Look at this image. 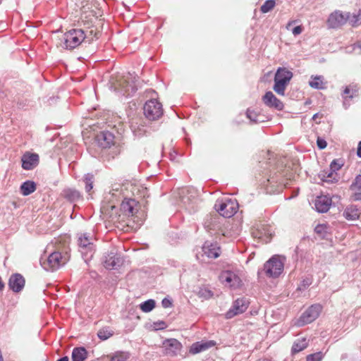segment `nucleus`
I'll list each match as a JSON object with an SVG mask.
<instances>
[{
  "label": "nucleus",
  "mask_w": 361,
  "mask_h": 361,
  "mask_svg": "<svg viewBox=\"0 0 361 361\" xmlns=\"http://www.w3.org/2000/svg\"><path fill=\"white\" fill-rule=\"evenodd\" d=\"M94 0H79L78 6H80L81 18L85 23H91L93 25L88 27L86 34L88 37L86 41L90 43L94 39H97L102 35V20L98 19L97 7L94 6Z\"/></svg>",
  "instance_id": "f257e3e1"
},
{
  "label": "nucleus",
  "mask_w": 361,
  "mask_h": 361,
  "mask_svg": "<svg viewBox=\"0 0 361 361\" xmlns=\"http://www.w3.org/2000/svg\"><path fill=\"white\" fill-rule=\"evenodd\" d=\"M69 251L68 243L66 240H59L56 243L55 250L42 262V267L47 270L59 269L69 260Z\"/></svg>",
  "instance_id": "f03ea898"
},
{
  "label": "nucleus",
  "mask_w": 361,
  "mask_h": 361,
  "mask_svg": "<svg viewBox=\"0 0 361 361\" xmlns=\"http://www.w3.org/2000/svg\"><path fill=\"white\" fill-rule=\"evenodd\" d=\"M123 197V200L120 206V214L118 215L110 214V218L114 224L126 222L128 218L135 216L140 209V204L135 198L127 196Z\"/></svg>",
  "instance_id": "7ed1b4c3"
},
{
  "label": "nucleus",
  "mask_w": 361,
  "mask_h": 361,
  "mask_svg": "<svg viewBox=\"0 0 361 361\" xmlns=\"http://www.w3.org/2000/svg\"><path fill=\"white\" fill-rule=\"evenodd\" d=\"M118 194L123 196L134 197L133 198L145 197L147 195V189L139 183L126 180L122 185H114L112 189V195L117 196Z\"/></svg>",
  "instance_id": "20e7f679"
},
{
  "label": "nucleus",
  "mask_w": 361,
  "mask_h": 361,
  "mask_svg": "<svg viewBox=\"0 0 361 361\" xmlns=\"http://www.w3.org/2000/svg\"><path fill=\"white\" fill-rule=\"evenodd\" d=\"M293 77V73L285 68H279L274 77V90L279 95L283 96L286 88Z\"/></svg>",
  "instance_id": "39448f33"
},
{
  "label": "nucleus",
  "mask_w": 361,
  "mask_h": 361,
  "mask_svg": "<svg viewBox=\"0 0 361 361\" xmlns=\"http://www.w3.org/2000/svg\"><path fill=\"white\" fill-rule=\"evenodd\" d=\"M88 37L82 29H72L66 32L63 35L64 46L66 49H74L82 42H87Z\"/></svg>",
  "instance_id": "423d86ee"
},
{
  "label": "nucleus",
  "mask_w": 361,
  "mask_h": 361,
  "mask_svg": "<svg viewBox=\"0 0 361 361\" xmlns=\"http://www.w3.org/2000/svg\"><path fill=\"white\" fill-rule=\"evenodd\" d=\"M143 110L146 118L152 121L159 119L164 114L161 103L156 99L147 101L144 105Z\"/></svg>",
  "instance_id": "0eeeda50"
},
{
  "label": "nucleus",
  "mask_w": 361,
  "mask_h": 361,
  "mask_svg": "<svg viewBox=\"0 0 361 361\" xmlns=\"http://www.w3.org/2000/svg\"><path fill=\"white\" fill-rule=\"evenodd\" d=\"M135 78L132 79L130 73L121 78L114 85L115 90L121 92L123 95L130 96L137 90Z\"/></svg>",
  "instance_id": "6e6552de"
},
{
  "label": "nucleus",
  "mask_w": 361,
  "mask_h": 361,
  "mask_svg": "<svg viewBox=\"0 0 361 361\" xmlns=\"http://www.w3.org/2000/svg\"><path fill=\"white\" fill-rule=\"evenodd\" d=\"M349 19L350 13L335 10L329 14L326 25L329 28L337 29L345 25Z\"/></svg>",
  "instance_id": "1a4fd4ad"
},
{
  "label": "nucleus",
  "mask_w": 361,
  "mask_h": 361,
  "mask_svg": "<svg viewBox=\"0 0 361 361\" xmlns=\"http://www.w3.org/2000/svg\"><path fill=\"white\" fill-rule=\"evenodd\" d=\"M216 210L220 215L230 218L233 216L238 209V204L235 200L226 199L223 201L218 202L215 204Z\"/></svg>",
  "instance_id": "9d476101"
},
{
  "label": "nucleus",
  "mask_w": 361,
  "mask_h": 361,
  "mask_svg": "<svg viewBox=\"0 0 361 361\" xmlns=\"http://www.w3.org/2000/svg\"><path fill=\"white\" fill-rule=\"evenodd\" d=\"M283 262L279 256H274L264 265L266 274L270 277L279 276L283 270Z\"/></svg>",
  "instance_id": "9b49d317"
},
{
  "label": "nucleus",
  "mask_w": 361,
  "mask_h": 361,
  "mask_svg": "<svg viewBox=\"0 0 361 361\" xmlns=\"http://www.w3.org/2000/svg\"><path fill=\"white\" fill-rule=\"evenodd\" d=\"M221 283L226 287L235 289L242 286L240 278L235 273L231 271H225L221 272L220 275Z\"/></svg>",
  "instance_id": "f8f14e48"
},
{
  "label": "nucleus",
  "mask_w": 361,
  "mask_h": 361,
  "mask_svg": "<svg viewBox=\"0 0 361 361\" xmlns=\"http://www.w3.org/2000/svg\"><path fill=\"white\" fill-rule=\"evenodd\" d=\"M95 143L102 149L110 148L115 144V137L109 131H102L96 135Z\"/></svg>",
  "instance_id": "ddd939ff"
},
{
  "label": "nucleus",
  "mask_w": 361,
  "mask_h": 361,
  "mask_svg": "<svg viewBox=\"0 0 361 361\" xmlns=\"http://www.w3.org/2000/svg\"><path fill=\"white\" fill-rule=\"evenodd\" d=\"M322 310V306L315 304L310 306L301 316L300 322L302 325L309 324L314 321Z\"/></svg>",
  "instance_id": "4468645a"
},
{
  "label": "nucleus",
  "mask_w": 361,
  "mask_h": 361,
  "mask_svg": "<svg viewBox=\"0 0 361 361\" xmlns=\"http://www.w3.org/2000/svg\"><path fill=\"white\" fill-rule=\"evenodd\" d=\"M248 301L245 298L237 299L231 309H230L226 314L227 319H231L235 315L242 314L246 311L248 307Z\"/></svg>",
  "instance_id": "2eb2a0df"
},
{
  "label": "nucleus",
  "mask_w": 361,
  "mask_h": 361,
  "mask_svg": "<svg viewBox=\"0 0 361 361\" xmlns=\"http://www.w3.org/2000/svg\"><path fill=\"white\" fill-rule=\"evenodd\" d=\"M22 167L25 170H32L35 168L39 161L37 154L26 152L21 157Z\"/></svg>",
  "instance_id": "dca6fc26"
},
{
  "label": "nucleus",
  "mask_w": 361,
  "mask_h": 361,
  "mask_svg": "<svg viewBox=\"0 0 361 361\" xmlns=\"http://www.w3.org/2000/svg\"><path fill=\"white\" fill-rule=\"evenodd\" d=\"M262 101L266 106L270 108L276 109L277 110H282L284 106L283 102L276 98V97L271 91L267 92L265 93V94L262 97Z\"/></svg>",
  "instance_id": "f3484780"
},
{
  "label": "nucleus",
  "mask_w": 361,
  "mask_h": 361,
  "mask_svg": "<svg viewBox=\"0 0 361 361\" xmlns=\"http://www.w3.org/2000/svg\"><path fill=\"white\" fill-rule=\"evenodd\" d=\"M163 348L167 355H175L180 351L182 345L176 338H169L163 342Z\"/></svg>",
  "instance_id": "a211bd4d"
},
{
  "label": "nucleus",
  "mask_w": 361,
  "mask_h": 361,
  "mask_svg": "<svg viewBox=\"0 0 361 361\" xmlns=\"http://www.w3.org/2000/svg\"><path fill=\"white\" fill-rule=\"evenodd\" d=\"M202 250L204 254L209 258H217L221 253V248L217 243L206 242Z\"/></svg>",
  "instance_id": "6ab92c4d"
},
{
  "label": "nucleus",
  "mask_w": 361,
  "mask_h": 361,
  "mask_svg": "<svg viewBox=\"0 0 361 361\" xmlns=\"http://www.w3.org/2000/svg\"><path fill=\"white\" fill-rule=\"evenodd\" d=\"M8 286L14 292L20 291L25 286V279L19 274H13L9 279Z\"/></svg>",
  "instance_id": "aec40b11"
},
{
  "label": "nucleus",
  "mask_w": 361,
  "mask_h": 361,
  "mask_svg": "<svg viewBox=\"0 0 361 361\" xmlns=\"http://www.w3.org/2000/svg\"><path fill=\"white\" fill-rule=\"evenodd\" d=\"M331 205V199L326 195L318 197L314 203L316 209L319 212H326Z\"/></svg>",
  "instance_id": "412c9836"
},
{
  "label": "nucleus",
  "mask_w": 361,
  "mask_h": 361,
  "mask_svg": "<svg viewBox=\"0 0 361 361\" xmlns=\"http://www.w3.org/2000/svg\"><path fill=\"white\" fill-rule=\"evenodd\" d=\"M350 189L352 192L351 197L353 200H361V175H358L355 177Z\"/></svg>",
  "instance_id": "4be33fe9"
},
{
  "label": "nucleus",
  "mask_w": 361,
  "mask_h": 361,
  "mask_svg": "<svg viewBox=\"0 0 361 361\" xmlns=\"http://www.w3.org/2000/svg\"><path fill=\"white\" fill-rule=\"evenodd\" d=\"M121 262V259L118 255L110 253L106 257V259L104 262V266L106 269H112L116 266H119Z\"/></svg>",
  "instance_id": "5701e85b"
},
{
  "label": "nucleus",
  "mask_w": 361,
  "mask_h": 361,
  "mask_svg": "<svg viewBox=\"0 0 361 361\" xmlns=\"http://www.w3.org/2000/svg\"><path fill=\"white\" fill-rule=\"evenodd\" d=\"M327 82L322 75H312L309 85L312 88L317 90H324L326 88Z\"/></svg>",
  "instance_id": "b1692460"
},
{
  "label": "nucleus",
  "mask_w": 361,
  "mask_h": 361,
  "mask_svg": "<svg viewBox=\"0 0 361 361\" xmlns=\"http://www.w3.org/2000/svg\"><path fill=\"white\" fill-rule=\"evenodd\" d=\"M78 245L82 249L92 251L93 250L92 238L87 233L81 234L78 238Z\"/></svg>",
  "instance_id": "393cba45"
},
{
  "label": "nucleus",
  "mask_w": 361,
  "mask_h": 361,
  "mask_svg": "<svg viewBox=\"0 0 361 361\" xmlns=\"http://www.w3.org/2000/svg\"><path fill=\"white\" fill-rule=\"evenodd\" d=\"M214 345V343H212V341L206 342V343L197 342V343H193L191 345L189 352H190V353L193 354V355L197 354L200 352H202L203 350L208 349L209 347H212Z\"/></svg>",
  "instance_id": "a878e982"
},
{
  "label": "nucleus",
  "mask_w": 361,
  "mask_h": 361,
  "mask_svg": "<svg viewBox=\"0 0 361 361\" xmlns=\"http://www.w3.org/2000/svg\"><path fill=\"white\" fill-rule=\"evenodd\" d=\"M308 346V341L305 338L297 339L293 344L291 348V353L293 355L297 354Z\"/></svg>",
  "instance_id": "bb28decb"
},
{
  "label": "nucleus",
  "mask_w": 361,
  "mask_h": 361,
  "mask_svg": "<svg viewBox=\"0 0 361 361\" xmlns=\"http://www.w3.org/2000/svg\"><path fill=\"white\" fill-rule=\"evenodd\" d=\"M87 357V352L83 347L75 348L72 352V361H84Z\"/></svg>",
  "instance_id": "cd10ccee"
},
{
  "label": "nucleus",
  "mask_w": 361,
  "mask_h": 361,
  "mask_svg": "<svg viewBox=\"0 0 361 361\" xmlns=\"http://www.w3.org/2000/svg\"><path fill=\"white\" fill-rule=\"evenodd\" d=\"M343 216L347 220H355L359 218L360 212L355 207L350 206L345 209Z\"/></svg>",
  "instance_id": "c85d7f7f"
},
{
  "label": "nucleus",
  "mask_w": 361,
  "mask_h": 361,
  "mask_svg": "<svg viewBox=\"0 0 361 361\" xmlns=\"http://www.w3.org/2000/svg\"><path fill=\"white\" fill-rule=\"evenodd\" d=\"M36 190V185L33 181L27 180L24 182L20 186V192L25 195H29Z\"/></svg>",
  "instance_id": "c756f323"
},
{
  "label": "nucleus",
  "mask_w": 361,
  "mask_h": 361,
  "mask_svg": "<svg viewBox=\"0 0 361 361\" xmlns=\"http://www.w3.org/2000/svg\"><path fill=\"white\" fill-rule=\"evenodd\" d=\"M108 357L110 361H127L130 357V353L126 351H116Z\"/></svg>",
  "instance_id": "7c9ffc66"
},
{
  "label": "nucleus",
  "mask_w": 361,
  "mask_h": 361,
  "mask_svg": "<svg viewBox=\"0 0 361 361\" xmlns=\"http://www.w3.org/2000/svg\"><path fill=\"white\" fill-rule=\"evenodd\" d=\"M357 92L358 87L357 85H350L344 89L343 96L345 99L353 98L357 95Z\"/></svg>",
  "instance_id": "2f4dec72"
},
{
  "label": "nucleus",
  "mask_w": 361,
  "mask_h": 361,
  "mask_svg": "<svg viewBox=\"0 0 361 361\" xmlns=\"http://www.w3.org/2000/svg\"><path fill=\"white\" fill-rule=\"evenodd\" d=\"M322 176V180L325 182H334L338 178L336 172L331 169L329 171H324Z\"/></svg>",
  "instance_id": "473e14b6"
},
{
  "label": "nucleus",
  "mask_w": 361,
  "mask_h": 361,
  "mask_svg": "<svg viewBox=\"0 0 361 361\" xmlns=\"http://www.w3.org/2000/svg\"><path fill=\"white\" fill-rule=\"evenodd\" d=\"M113 335V331H111L109 327H103L97 332L98 337L102 341L109 338Z\"/></svg>",
  "instance_id": "72a5a7b5"
},
{
  "label": "nucleus",
  "mask_w": 361,
  "mask_h": 361,
  "mask_svg": "<svg viewBox=\"0 0 361 361\" xmlns=\"http://www.w3.org/2000/svg\"><path fill=\"white\" fill-rule=\"evenodd\" d=\"M276 5L275 0H267L261 6L260 11L263 13H267L271 11Z\"/></svg>",
  "instance_id": "f704fd0d"
},
{
  "label": "nucleus",
  "mask_w": 361,
  "mask_h": 361,
  "mask_svg": "<svg viewBox=\"0 0 361 361\" xmlns=\"http://www.w3.org/2000/svg\"><path fill=\"white\" fill-rule=\"evenodd\" d=\"M155 307V302L154 300H148L140 305V310L144 312H149L152 311Z\"/></svg>",
  "instance_id": "c9c22d12"
},
{
  "label": "nucleus",
  "mask_w": 361,
  "mask_h": 361,
  "mask_svg": "<svg viewBox=\"0 0 361 361\" xmlns=\"http://www.w3.org/2000/svg\"><path fill=\"white\" fill-rule=\"evenodd\" d=\"M350 23L353 27H357L361 24V10L358 13L353 14L352 16L350 15Z\"/></svg>",
  "instance_id": "e433bc0d"
},
{
  "label": "nucleus",
  "mask_w": 361,
  "mask_h": 361,
  "mask_svg": "<svg viewBox=\"0 0 361 361\" xmlns=\"http://www.w3.org/2000/svg\"><path fill=\"white\" fill-rule=\"evenodd\" d=\"M247 117L254 123H257L259 121V115L254 110L248 109L246 111Z\"/></svg>",
  "instance_id": "4c0bfd02"
},
{
  "label": "nucleus",
  "mask_w": 361,
  "mask_h": 361,
  "mask_svg": "<svg viewBox=\"0 0 361 361\" xmlns=\"http://www.w3.org/2000/svg\"><path fill=\"white\" fill-rule=\"evenodd\" d=\"M343 166V162L341 159H334L332 161L330 165L331 171L336 172Z\"/></svg>",
  "instance_id": "58836bf2"
},
{
  "label": "nucleus",
  "mask_w": 361,
  "mask_h": 361,
  "mask_svg": "<svg viewBox=\"0 0 361 361\" xmlns=\"http://www.w3.org/2000/svg\"><path fill=\"white\" fill-rule=\"evenodd\" d=\"M322 359V353H316L307 356L306 361H321Z\"/></svg>",
  "instance_id": "ea45409f"
},
{
  "label": "nucleus",
  "mask_w": 361,
  "mask_h": 361,
  "mask_svg": "<svg viewBox=\"0 0 361 361\" xmlns=\"http://www.w3.org/2000/svg\"><path fill=\"white\" fill-rule=\"evenodd\" d=\"M199 295L204 298L208 299L213 296V293L209 289L202 288L199 291Z\"/></svg>",
  "instance_id": "a19ab883"
},
{
  "label": "nucleus",
  "mask_w": 361,
  "mask_h": 361,
  "mask_svg": "<svg viewBox=\"0 0 361 361\" xmlns=\"http://www.w3.org/2000/svg\"><path fill=\"white\" fill-rule=\"evenodd\" d=\"M85 182L86 191L89 192L93 188L92 177H86Z\"/></svg>",
  "instance_id": "79ce46f5"
},
{
  "label": "nucleus",
  "mask_w": 361,
  "mask_h": 361,
  "mask_svg": "<svg viewBox=\"0 0 361 361\" xmlns=\"http://www.w3.org/2000/svg\"><path fill=\"white\" fill-rule=\"evenodd\" d=\"M327 227L325 224H319L317 225L315 228L314 231L318 234H323L326 232Z\"/></svg>",
  "instance_id": "37998d69"
},
{
  "label": "nucleus",
  "mask_w": 361,
  "mask_h": 361,
  "mask_svg": "<svg viewBox=\"0 0 361 361\" xmlns=\"http://www.w3.org/2000/svg\"><path fill=\"white\" fill-rule=\"evenodd\" d=\"M317 147L320 149H325L326 147V146H327V143H326V140L324 139H322V138L319 137H317Z\"/></svg>",
  "instance_id": "c03bdc74"
},
{
  "label": "nucleus",
  "mask_w": 361,
  "mask_h": 361,
  "mask_svg": "<svg viewBox=\"0 0 361 361\" xmlns=\"http://www.w3.org/2000/svg\"><path fill=\"white\" fill-rule=\"evenodd\" d=\"M109 209H111V210H114L115 209V206L114 205H103L101 208L102 212L104 214H109Z\"/></svg>",
  "instance_id": "a18cd8bd"
},
{
  "label": "nucleus",
  "mask_w": 361,
  "mask_h": 361,
  "mask_svg": "<svg viewBox=\"0 0 361 361\" xmlns=\"http://www.w3.org/2000/svg\"><path fill=\"white\" fill-rule=\"evenodd\" d=\"M302 27L301 25H298L293 29L292 32L294 35H298L302 32Z\"/></svg>",
  "instance_id": "49530a36"
},
{
  "label": "nucleus",
  "mask_w": 361,
  "mask_h": 361,
  "mask_svg": "<svg viewBox=\"0 0 361 361\" xmlns=\"http://www.w3.org/2000/svg\"><path fill=\"white\" fill-rule=\"evenodd\" d=\"M162 306L165 308L170 307L172 305V302L169 299L164 298L162 302Z\"/></svg>",
  "instance_id": "de8ad7c7"
},
{
  "label": "nucleus",
  "mask_w": 361,
  "mask_h": 361,
  "mask_svg": "<svg viewBox=\"0 0 361 361\" xmlns=\"http://www.w3.org/2000/svg\"><path fill=\"white\" fill-rule=\"evenodd\" d=\"M357 155L361 158V141L359 142L357 146Z\"/></svg>",
  "instance_id": "09e8293b"
},
{
  "label": "nucleus",
  "mask_w": 361,
  "mask_h": 361,
  "mask_svg": "<svg viewBox=\"0 0 361 361\" xmlns=\"http://www.w3.org/2000/svg\"><path fill=\"white\" fill-rule=\"evenodd\" d=\"M295 23V21H290L287 23L286 25V29L287 30H289L290 29V27L291 26V25Z\"/></svg>",
  "instance_id": "8fccbe9b"
},
{
  "label": "nucleus",
  "mask_w": 361,
  "mask_h": 361,
  "mask_svg": "<svg viewBox=\"0 0 361 361\" xmlns=\"http://www.w3.org/2000/svg\"><path fill=\"white\" fill-rule=\"evenodd\" d=\"M57 361H68V357H63L61 358H60L59 360H58Z\"/></svg>",
  "instance_id": "3c124183"
},
{
  "label": "nucleus",
  "mask_w": 361,
  "mask_h": 361,
  "mask_svg": "<svg viewBox=\"0 0 361 361\" xmlns=\"http://www.w3.org/2000/svg\"><path fill=\"white\" fill-rule=\"evenodd\" d=\"M4 287V284L1 281V279L0 278V290H1Z\"/></svg>",
  "instance_id": "603ef678"
},
{
  "label": "nucleus",
  "mask_w": 361,
  "mask_h": 361,
  "mask_svg": "<svg viewBox=\"0 0 361 361\" xmlns=\"http://www.w3.org/2000/svg\"><path fill=\"white\" fill-rule=\"evenodd\" d=\"M165 327H166L165 323L161 322V326H160L159 329H164Z\"/></svg>",
  "instance_id": "864d4df0"
},
{
  "label": "nucleus",
  "mask_w": 361,
  "mask_h": 361,
  "mask_svg": "<svg viewBox=\"0 0 361 361\" xmlns=\"http://www.w3.org/2000/svg\"><path fill=\"white\" fill-rule=\"evenodd\" d=\"M313 119H314V120L317 119V114H314V116H313Z\"/></svg>",
  "instance_id": "5fc2aeb1"
},
{
  "label": "nucleus",
  "mask_w": 361,
  "mask_h": 361,
  "mask_svg": "<svg viewBox=\"0 0 361 361\" xmlns=\"http://www.w3.org/2000/svg\"><path fill=\"white\" fill-rule=\"evenodd\" d=\"M313 119H314V120L317 119V114H314V116H313Z\"/></svg>",
  "instance_id": "6e6d98bb"
}]
</instances>
